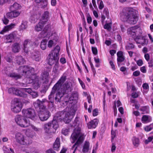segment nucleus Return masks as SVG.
Returning a JSON list of instances; mask_svg holds the SVG:
<instances>
[{
	"label": "nucleus",
	"instance_id": "30",
	"mask_svg": "<svg viewBox=\"0 0 153 153\" xmlns=\"http://www.w3.org/2000/svg\"><path fill=\"white\" fill-rule=\"evenodd\" d=\"M16 59L17 63L19 65L23 64L25 62V60L21 56H16Z\"/></svg>",
	"mask_w": 153,
	"mask_h": 153
},
{
	"label": "nucleus",
	"instance_id": "8",
	"mask_svg": "<svg viewBox=\"0 0 153 153\" xmlns=\"http://www.w3.org/2000/svg\"><path fill=\"white\" fill-rule=\"evenodd\" d=\"M60 47L58 45L56 46L49 55L48 64L50 65L55 64L54 68L56 71L58 68V63L59 59V53L60 51Z\"/></svg>",
	"mask_w": 153,
	"mask_h": 153
},
{
	"label": "nucleus",
	"instance_id": "21",
	"mask_svg": "<svg viewBox=\"0 0 153 153\" xmlns=\"http://www.w3.org/2000/svg\"><path fill=\"white\" fill-rule=\"evenodd\" d=\"M21 49V44L19 43L15 42L12 45V51L15 53L19 52Z\"/></svg>",
	"mask_w": 153,
	"mask_h": 153
},
{
	"label": "nucleus",
	"instance_id": "6",
	"mask_svg": "<svg viewBox=\"0 0 153 153\" xmlns=\"http://www.w3.org/2000/svg\"><path fill=\"white\" fill-rule=\"evenodd\" d=\"M46 101V100H42V101L38 100L34 103L33 104L36 108H39L38 116L40 120L42 121L47 120L51 115L49 111L46 108L44 103Z\"/></svg>",
	"mask_w": 153,
	"mask_h": 153
},
{
	"label": "nucleus",
	"instance_id": "41",
	"mask_svg": "<svg viewBox=\"0 0 153 153\" xmlns=\"http://www.w3.org/2000/svg\"><path fill=\"white\" fill-rule=\"evenodd\" d=\"M142 87L144 89V91L147 92L149 90V86L148 84L145 83L143 84Z\"/></svg>",
	"mask_w": 153,
	"mask_h": 153
},
{
	"label": "nucleus",
	"instance_id": "19",
	"mask_svg": "<svg viewBox=\"0 0 153 153\" xmlns=\"http://www.w3.org/2000/svg\"><path fill=\"white\" fill-rule=\"evenodd\" d=\"M78 95L77 93H73L71 94V96L69 98H68V100H66L65 99L64 101L65 102L67 103V104L68 103H71V102H71V101L77 100L78 99Z\"/></svg>",
	"mask_w": 153,
	"mask_h": 153
},
{
	"label": "nucleus",
	"instance_id": "42",
	"mask_svg": "<svg viewBox=\"0 0 153 153\" xmlns=\"http://www.w3.org/2000/svg\"><path fill=\"white\" fill-rule=\"evenodd\" d=\"M111 23H108L106 24L104 26V28L108 30H110L111 29Z\"/></svg>",
	"mask_w": 153,
	"mask_h": 153
},
{
	"label": "nucleus",
	"instance_id": "47",
	"mask_svg": "<svg viewBox=\"0 0 153 153\" xmlns=\"http://www.w3.org/2000/svg\"><path fill=\"white\" fill-rule=\"evenodd\" d=\"M135 61H136L137 64L139 66H142L143 64V60L141 59H140L137 60H136L135 59H134Z\"/></svg>",
	"mask_w": 153,
	"mask_h": 153
},
{
	"label": "nucleus",
	"instance_id": "5",
	"mask_svg": "<svg viewBox=\"0 0 153 153\" xmlns=\"http://www.w3.org/2000/svg\"><path fill=\"white\" fill-rule=\"evenodd\" d=\"M39 37L41 38L46 37L50 39L48 45V47L49 48L55 45L57 40V35L55 32L51 31L48 26L44 27L39 35Z\"/></svg>",
	"mask_w": 153,
	"mask_h": 153
},
{
	"label": "nucleus",
	"instance_id": "45",
	"mask_svg": "<svg viewBox=\"0 0 153 153\" xmlns=\"http://www.w3.org/2000/svg\"><path fill=\"white\" fill-rule=\"evenodd\" d=\"M22 90H23L24 93L25 92H26L30 94L32 92V89L30 88H23V89H22Z\"/></svg>",
	"mask_w": 153,
	"mask_h": 153
},
{
	"label": "nucleus",
	"instance_id": "27",
	"mask_svg": "<svg viewBox=\"0 0 153 153\" xmlns=\"http://www.w3.org/2000/svg\"><path fill=\"white\" fill-rule=\"evenodd\" d=\"M142 121L143 123H147L150 122L152 118L149 115H144L142 118Z\"/></svg>",
	"mask_w": 153,
	"mask_h": 153
},
{
	"label": "nucleus",
	"instance_id": "62",
	"mask_svg": "<svg viewBox=\"0 0 153 153\" xmlns=\"http://www.w3.org/2000/svg\"><path fill=\"white\" fill-rule=\"evenodd\" d=\"M117 60L118 62H121L123 61L124 58L123 56L117 57Z\"/></svg>",
	"mask_w": 153,
	"mask_h": 153
},
{
	"label": "nucleus",
	"instance_id": "31",
	"mask_svg": "<svg viewBox=\"0 0 153 153\" xmlns=\"http://www.w3.org/2000/svg\"><path fill=\"white\" fill-rule=\"evenodd\" d=\"M141 111H142V114H145L148 113L149 112V107L148 106H145L141 108Z\"/></svg>",
	"mask_w": 153,
	"mask_h": 153
},
{
	"label": "nucleus",
	"instance_id": "38",
	"mask_svg": "<svg viewBox=\"0 0 153 153\" xmlns=\"http://www.w3.org/2000/svg\"><path fill=\"white\" fill-rule=\"evenodd\" d=\"M133 143L136 147H137L139 144V140L138 138L135 137L133 138Z\"/></svg>",
	"mask_w": 153,
	"mask_h": 153
},
{
	"label": "nucleus",
	"instance_id": "54",
	"mask_svg": "<svg viewBox=\"0 0 153 153\" xmlns=\"http://www.w3.org/2000/svg\"><path fill=\"white\" fill-rule=\"evenodd\" d=\"M87 21L89 24H90L92 22L91 18L89 14H88L87 16Z\"/></svg>",
	"mask_w": 153,
	"mask_h": 153
},
{
	"label": "nucleus",
	"instance_id": "20",
	"mask_svg": "<svg viewBox=\"0 0 153 153\" xmlns=\"http://www.w3.org/2000/svg\"><path fill=\"white\" fill-rule=\"evenodd\" d=\"M90 143L89 141H86L83 144L82 151V153H87L90 149H91Z\"/></svg>",
	"mask_w": 153,
	"mask_h": 153
},
{
	"label": "nucleus",
	"instance_id": "10",
	"mask_svg": "<svg viewBox=\"0 0 153 153\" xmlns=\"http://www.w3.org/2000/svg\"><path fill=\"white\" fill-rule=\"evenodd\" d=\"M126 10L128 12V15L126 17L127 21L130 24H135L138 20L136 14L137 11L131 8H126Z\"/></svg>",
	"mask_w": 153,
	"mask_h": 153
},
{
	"label": "nucleus",
	"instance_id": "48",
	"mask_svg": "<svg viewBox=\"0 0 153 153\" xmlns=\"http://www.w3.org/2000/svg\"><path fill=\"white\" fill-rule=\"evenodd\" d=\"M134 48V45L132 44H129L126 46V49L128 50Z\"/></svg>",
	"mask_w": 153,
	"mask_h": 153
},
{
	"label": "nucleus",
	"instance_id": "32",
	"mask_svg": "<svg viewBox=\"0 0 153 153\" xmlns=\"http://www.w3.org/2000/svg\"><path fill=\"white\" fill-rule=\"evenodd\" d=\"M47 41L46 39L43 40L41 43L40 47L43 50H45L46 48Z\"/></svg>",
	"mask_w": 153,
	"mask_h": 153
},
{
	"label": "nucleus",
	"instance_id": "64",
	"mask_svg": "<svg viewBox=\"0 0 153 153\" xmlns=\"http://www.w3.org/2000/svg\"><path fill=\"white\" fill-rule=\"evenodd\" d=\"M60 62L62 64H64L66 62L65 59L63 57H62L60 58Z\"/></svg>",
	"mask_w": 153,
	"mask_h": 153
},
{
	"label": "nucleus",
	"instance_id": "59",
	"mask_svg": "<svg viewBox=\"0 0 153 153\" xmlns=\"http://www.w3.org/2000/svg\"><path fill=\"white\" fill-rule=\"evenodd\" d=\"M5 59L8 62H10L11 61V57L9 55H7V56L5 57Z\"/></svg>",
	"mask_w": 153,
	"mask_h": 153
},
{
	"label": "nucleus",
	"instance_id": "39",
	"mask_svg": "<svg viewBox=\"0 0 153 153\" xmlns=\"http://www.w3.org/2000/svg\"><path fill=\"white\" fill-rule=\"evenodd\" d=\"M79 125V118L78 117H76L73 124L72 125V127H78Z\"/></svg>",
	"mask_w": 153,
	"mask_h": 153
},
{
	"label": "nucleus",
	"instance_id": "63",
	"mask_svg": "<svg viewBox=\"0 0 153 153\" xmlns=\"http://www.w3.org/2000/svg\"><path fill=\"white\" fill-rule=\"evenodd\" d=\"M103 12L104 14H105V15L108 17L109 16V12L108 10L107 9H104L103 10Z\"/></svg>",
	"mask_w": 153,
	"mask_h": 153
},
{
	"label": "nucleus",
	"instance_id": "26",
	"mask_svg": "<svg viewBox=\"0 0 153 153\" xmlns=\"http://www.w3.org/2000/svg\"><path fill=\"white\" fill-rule=\"evenodd\" d=\"M45 24V23L42 22V20H40L39 23L35 26V30L37 31H41Z\"/></svg>",
	"mask_w": 153,
	"mask_h": 153
},
{
	"label": "nucleus",
	"instance_id": "46",
	"mask_svg": "<svg viewBox=\"0 0 153 153\" xmlns=\"http://www.w3.org/2000/svg\"><path fill=\"white\" fill-rule=\"evenodd\" d=\"M153 140V136L149 137L148 139L145 140L144 142L146 144H148L149 142H151Z\"/></svg>",
	"mask_w": 153,
	"mask_h": 153
},
{
	"label": "nucleus",
	"instance_id": "53",
	"mask_svg": "<svg viewBox=\"0 0 153 153\" xmlns=\"http://www.w3.org/2000/svg\"><path fill=\"white\" fill-rule=\"evenodd\" d=\"M16 88H11L8 90V92L10 94H14V91Z\"/></svg>",
	"mask_w": 153,
	"mask_h": 153
},
{
	"label": "nucleus",
	"instance_id": "43",
	"mask_svg": "<svg viewBox=\"0 0 153 153\" xmlns=\"http://www.w3.org/2000/svg\"><path fill=\"white\" fill-rule=\"evenodd\" d=\"M48 2L47 0H44L42 3V7L44 8L47 7Z\"/></svg>",
	"mask_w": 153,
	"mask_h": 153
},
{
	"label": "nucleus",
	"instance_id": "49",
	"mask_svg": "<svg viewBox=\"0 0 153 153\" xmlns=\"http://www.w3.org/2000/svg\"><path fill=\"white\" fill-rule=\"evenodd\" d=\"M69 132V130L68 129L64 128L62 130V133L65 135H67Z\"/></svg>",
	"mask_w": 153,
	"mask_h": 153
},
{
	"label": "nucleus",
	"instance_id": "14",
	"mask_svg": "<svg viewBox=\"0 0 153 153\" xmlns=\"http://www.w3.org/2000/svg\"><path fill=\"white\" fill-rule=\"evenodd\" d=\"M127 33L128 34L134 36L137 35H138L139 33H140V35H141L142 31L138 27L135 26L128 28L127 30Z\"/></svg>",
	"mask_w": 153,
	"mask_h": 153
},
{
	"label": "nucleus",
	"instance_id": "3",
	"mask_svg": "<svg viewBox=\"0 0 153 153\" xmlns=\"http://www.w3.org/2000/svg\"><path fill=\"white\" fill-rule=\"evenodd\" d=\"M19 72L26 78L25 80L27 84L33 83V86L34 89H37L40 86L39 79L34 73V69L28 66H21L19 69Z\"/></svg>",
	"mask_w": 153,
	"mask_h": 153
},
{
	"label": "nucleus",
	"instance_id": "33",
	"mask_svg": "<svg viewBox=\"0 0 153 153\" xmlns=\"http://www.w3.org/2000/svg\"><path fill=\"white\" fill-rule=\"evenodd\" d=\"M32 58L36 61H39L40 59V55L37 53H35L32 56Z\"/></svg>",
	"mask_w": 153,
	"mask_h": 153
},
{
	"label": "nucleus",
	"instance_id": "29",
	"mask_svg": "<svg viewBox=\"0 0 153 153\" xmlns=\"http://www.w3.org/2000/svg\"><path fill=\"white\" fill-rule=\"evenodd\" d=\"M60 139L59 138L57 137L53 144V148L54 150H58L60 147Z\"/></svg>",
	"mask_w": 153,
	"mask_h": 153
},
{
	"label": "nucleus",
	"instance_id": "25",
	"mask_svg": "<svg viewBox=\"0 0 153 153\" xmlns=\"http://www.w3.org/2000/svg\"><path fill=\"white\" fill-rule=\"evenodd\" d=\"M27 27V22L26 21H22L21 25L19 26V30L20 32H23Z\"/></svg>",
	"mask_w": 153,
	"mask_h": 153
},
{
	"label": "nucleus",
	"instance_id": "9",
	"mask_svg": "<svg viewBox=\"0 0 153 153\" xmlns=\"http://www.w3.org/2000/svg\"><path fill=\"white\" fill-rule=\"evenodd\" d=\"M21 8V5L17 3H14L10 6L11 12L6 14L7 17L9 19H13L18 17L20 14L21 12L18 11Z\"/></svg>",
	"mask_w": 153,
	"mask_h": 153
},
{
	"label": "nucleus",
	"instance_id": "40",
	"mask_svg": "<svg viewBox=\"0 0 153 153\" xmlns=\"http://www.w3.org/2000/svg\"><path fill=\"white\" fill-rule=\"evenodd\" d=\"M153 128V124L144 127L145 130L146 131H149L151 130Z\"/></svg>",
	"mask_w": 153,
	"mask_h": 153
},
{
	"label": "nucleus",
	"instance_id": "58",
	"mask_svg": "<svg viewBox=\"0 0 153 153\" xmlns=\"http://www.w3.org/2000/svg\"><path fill=\"white\" fill-rule=\"evenodd\" d=\"M140 74V72L139 71H136L133 73V75L135 76H139Z\"/></svg>",
	"mask_w": 153,
	"mask_h": 153
},
{
	"label": "nucleus",
	"instance_id": "36",
	"mask_svg": "<svg viewBox=\"0 0 153 153\" xmlns=\"http://www.w3.org/2000/svg\"><path fill=\"white\" fill-rule=\"evenodd\" d=\"M10 77H13L16 79H18L20 78L21 76L14 73H11L9 75Z\"/></svg>",
	"mask_w": 153,
	"mask_h": 153
},
{
	"label": "nucleus",
	"instance_id": "17",
	"mask_svg": "<svg viewBox=\"0 0 153 153\" xmlns=\"http://www.w3.org/2000/svg\"><path fill=\"white\" fill-rule=\"evenodd\" d=\"M99 122V120L97 119H94L92 120L87 124V127L88 129H93L95 128Z\"/></svg>",
	"mask_w": 153,
	"mask_h": 153
},
{
	"label": "nucleus",
	"instance_id": "55",
	"mask_svg": "<svg viewBox=\"0 0 153 153\" xmlns=\"http://www.w3.org/2000/svg\"><path fill=\"white\" fill-rule=\"evenodd\" d=\"M30 94L32 95L33 98H35L38 96L37 93L35 91H32Z\"/></svg>",
	"mask_w": 153,
	"mask_h": 153
},
{
	"label": "nucleus",
	"instance_id": "24",
	"mask_svg": "<svg viewBox=\"0 0 153 153\" xmlns=\"http://www.w3.org/2000/svg\"><path fill=\"white\" fill-rule=\"evenodd\" d=\"M41 76L42 79L44 80L45 83L48 82L50 78L48 72L45 71L41 74Z\"/></svg>",
	"mask_w": 153,
	"mask_h": 153
},
{
	"label": "nucleus",
	"instance_id": "61",
	"mask_svg": "<svg viewBox=\"0 0 153 153\" xmlns=\"http://www.w3.org/2000/svg\"><path fill=\"white\" fill-rule=\"evenodd\" d=\"M140 70L141 72L143 73H145L146 72V70L145 66H143L140 68Z\"/></svg>",
	"mask_w": 153,
	"mask_h": 153
},
{
	"label": "nucleus",
	"instance_id": "4",
	"mask_svg": "<svg viewBox=\"0 0 153 153\" xmlns=\"http://www.w3.org/2000/svg\"><path fill=\"white\" fill-rule=\"evenodd\" d=\"M15 121L17 124L23 128H26L30 126L32 129L33 131L27 129L26 130V135L31 138L33 137L35 134L34 131L36 132H39L41 129L33 125H30V120L26 118H23L20 115L16 116L15 118Z\"/></svg>",
	"mask_w": 153,
	"mask_h": 153
},
{
	"label": "nucleus",
	"instance_id": "35",
	"mask_svg": "<svg viewBox=\"0 0 153 153\" xmlns=\"http://www.w3.org/2000/svg\"><path fill=\"white\" fill-rule=\"evenodd\" d=\"M4 153H14V151L12 149L10 148V149L5 146L3 147Z\"/></svg>",
	"mask_w": 153,
	"mask_h": 153
},
{
	"label": "nucleus",
	"instance_id": "15",
	"mask_svg": "<svg viewBox=\"0 0 153 153\" xmlns=\"http://www.w3.org/2000/svg\"><path fill=\"white\" fill-rule=\"evenodd\" d=\"M34 44V43L29 39L25 40L23 43V49L25 52H28V48Z\"/></svg>",
	"mask_w": 153,
	"mask_h": 153
},
{
	"label": "nucleus",
	"instance_id": "16",
	"mask_svg": "<svg viewBox=\"0 0 153 153\" xmlns=\"http://www.w3.org/2000/svg\"><path fill=\"white\" fill-rule=\"evenodd\" d=\"M134 40L137 43L140 44L143 46L147 45L148 43V40L143 36H140L139 37H137Z\"/></svg>",
	"mask_w": 153,
	"mask_h": 153
},
{
	"label": "nucleus",
	"instance_id": "22",
	"mask_svg": "<svg viewBox=\"0 0 153 153\" xmlns=\"http://www.w3.org/2000/svg\"><path fill=\"white\" fill-rule=\"evenodd\" d=\"M23 89V88H20L19 89L16 88L14 91V94L23 97H26L27 95L24 93L23 91L22 90Z\"/></svg>",
	"mask_w": 153,
	"mask_h": 153
},
{
	"label": "nucleus",
	"instance_id": "11",
	"mask_svg": "<svg viewBox=\"0 0 153 153\" xmlns=\"http://www.w3.org/2000/svg\"><path fill=\"white\" fill-rule=\"evenodd\" d=\"M15 136L16 141L21 145H27L31 143L28 138L20 132H16L15 134Z\"/></svg>",
	"mask_w": 153,
	"mask_h": 153
},
{
	"label": "nucleus",
	"instance_id": "50",
	"mask_svg": "<svg viewBox=\"0 0 153 153\" xmlns=\"http://www.w3.org/2000/svg\"><path fill=\"white\" fill-rule=\"evenodd\" d=\"M91 49L93 54L96 55L97 54V50L96 47H92Z\"/></svg>",
	"mask_w": 153,
	"mask_h": 153
},
{
	"label": "nucleus",
	"instance_id": "34",
	"mask_svg": "<svg viewBox=\"0 0 153 153\" xmlns=\"http://www.w3.org/2000/svg\"><path fill=\"white\" fill-rule=\"evenodd\" d=\"M97 3L99 9L101 10H102L104 7V4L102 0H97Z\"/></svg>",
	"mask_w": 153,
	"mask_h": 153
},
{
	"label": "nucleus",
	"instance_id": "56",
	"mask_svg": "<svg viewBox=\"0 0 153 153\" xmlns=\"http://www.w3.org/2000/svg\"><path fill=\"white\" fill-rule=\"evenodd\" d=\"M78 80L82 88L83 89H84L85 87V84L82 82V81L79 78H78Z\"/></svg>",
	"mask_w": 153,
	"mask_h": 153
},
{
	"label": "nucleus",
	"instance_id": "23",
	"mask_svg": "<svg viewBox=\"0 0 153 153\" xmlns=\"http://www.w3.org/2000/svg\"><path fill=\"white\" fill-rule=\"evenodd\" d=\"M15 25V24L11 23L9 25L5 26L3 29L0 32V34H4L5 32L11 30L14 27Z\"/></svg>",
	"mask_w": 153,
	"mask_h": 153
},
{
	"label": "nucleus",
	"instance_id": "52",
	"mask_svg": "<svg viewBox=\"0 0 153 153\" xmlns=\"http://www.w3.org/2000/svg\"><path fill=\"white\" fill-rule=\"evenodd\" d=\"M120 17L121 20L123 22L124 21V13L122 12L120 14Z\"/></svg>",
	"mask_w": 153,
	"mask_h": 153
},
{
	"label": "nucleus",
	"instance_id": "44",
	"mask_svg": "<svg viewBox=\"0 0 153 153\" xmlns=\"http://www.w3.org/2000/svg\"><path fill=\"white\" fill-rule=\"evenodd\" d=\"M30 19L31 20V22L34 23L37 20V17L36 15H35L33 16H31L30 18Z\"/></svg>",
	"mask_w": 153,
	"mask_h": 153
},
{
	"label": "nucleus",
	"instance_id": "12",
	"mask_svg": "<svg viewBox=\"0 0 153 153\" xmlns=\"http://www.w3.org/2000/svg\"><path fill=\"white\" fill-rule=\"evenodd\" d=\"M22 112L23 115L25 117L24 118L22 117L23 118H26L28 120L27 118H29L34 120H36V116L34 109L32 108L23 109Z\"/></svg>",
	"mask_w": 153,
	"mask_h": 153
},
{
	"label": "nucleus",
	"instance_id": "1",
	"mask_svg": "<svg viewBox=\"0 0 153 153\" xmlns=\"http://www.w3.org/2000/svg\"><path fill=\"white\" fill-rule=\"evenodd\" d=\"M66 79V76L63 75L53 87L48 96L49 102L52 104L53 103L54 95L55 93V102L58 103L63 101V96L65 94H67L71 91V85L70 83L66 82L62 85Z\"/></svg>",
	"mask_w": 153,
	"mask_h": 153
},
{
	"label": "nucleus",
	"instance_id": "2",
	"mask_svg": "<svg viewBox=\"0 0 153 153\" xmlns=\"http://www.w3.org/2000/svg\"><path fill=\"white\" fill-rule=\"evenodd\" d=\"M75 109L71 107L69 111H59L55 114L53 120L44 125L45 132L50 134L54 133L58 127V122L63 120L66 123H68L73 118L75 112Z\"/></svg>",
	"mask_w": 153,
	"mask_h": 153
},
{
	"label": "nucleus",
	"instance_id": "18",
	"mask_svg": "<svg viewBox=\"0 0 153 153\" xmlns=\"http://www.w3.org/2000/svg\"><path fill=\"white\" fill-rule=\"evenodd\" d=\"M17 33L16 32H13L8 35L5 36L6 42V43H11L12 42L15 38L16 36Z\"/></svg>",
	"mask_w": 153,
	"mask_h": 153
},
{
	"label": "nucleus",
	"instance_id": "60",
	"mask_svg": "<svg viewBox=\"0 0 153 153\" xmlns=\"http://www.w3.org/2000/svg\"><path fill=\"white\" fill-rule=\"evenodd\" d=\"M51 5L53 6H55L57 4L56 0H51Z\"/></svg>",
	"mask_w": 153,
	"mask_h": 153
},
{
	"label": "nucleus",
	"instance_id": "7",
	"mask_svg": "<svg viewBox=\"0 0 153 153\" xmlns=\"http://www.w3.org/2000/svg\"><path fill=\"white\" fill-rule=\"evenodd\" d=\"M77 139V141L72 148V149H74L73 153H75L76 149L78 145L82 142L83 140V134L81 132L80 129L79 128H76L74 130L70 138L71 142L72 143H74Z\"/></svg>",
	"mask_w": 153,
	"mask_h": 153
},
{
	"label": "nucleus",
	"instance_id": "13",
	"mask_svg": "<svg viewBox=\"0 0 153 153\" xmlns=\"http://www.w3.org/2000/svg\"><path fill=\"white\" fill-rule=\"evenodd\" d=\"M22 103L19 101L16 98L14 99L11 105L12 111L15 113H18L20 112L23 107Z\"/></svg>",
	"mask_w": 153,
	"mask_h": 153
},
{
	"label": "nucleus",
	"instance_id": "28",
	"mask_svg": "<svg viewBox=\"0 0 153 153\" xmlns=\"http://www.w3.org/2000/svg\"><path fill=\"white\" fill-rule=\"evenodd\" d=\"M49 13L48 11H45L42 15V18L40 20H42V22L45 23L48 21L49 18Z\"/></svg>",
	"mask_w": 153,
	"mask_h": 153
},
{
	"label": "nucleus",
	"instance_id": "37",
	"mask_svg": "<svg viewBox=\"0 0 153 153\" xmlns=\"http://www.w3.org/2000/svg\"><path fill=\"white\" fill-rule=\"evenodd\" d=\"M141 93L140 91H133L131 94V96L133 98H136L138 97L140 94Z\"/></svg>",
	"mask_w": 153,
	"mask_h": 153
},
{
	"label": "nucleus",
	"instance_id": "57",
	"mask_svg": "<svg viewBox=\"0 0 153 153\" xmlns=\"http://www.w3.org/2000/svg\"><path fill=\"white\" fill-rule=\"evenodd\" d=\"M98 112L97 109H94L93 111V115L94 116H97L98 114Z\"/></svg>",
	"mask_w": 153,
	"mask_h": 153
},
{
	"label": "nucleus",
	"instance_id": "51",
	"mask_svg": "<svg viewBox=\"0 0 153 153\" xmlns=\"http://www.w3.org/2000/svg\"><path fill=\"white\" fill-rule=\"evenodd\" d=\"M2 21L3 23L5 25H7L8 24L9 22V20L5 16L2 19Z\"/></svg>",
	"mask_w": 153,
	"mask_h": 153
}]
</instances>
